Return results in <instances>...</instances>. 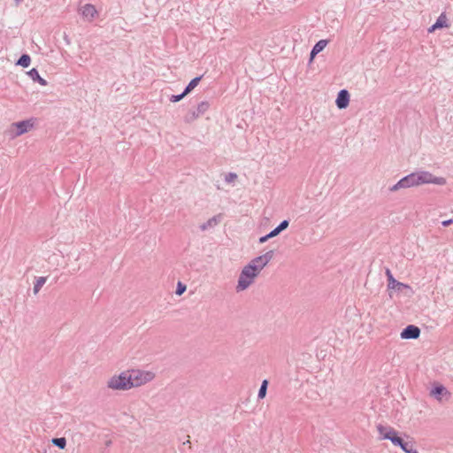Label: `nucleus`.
<instances>
[{"instance_id": "4468645a", "label": "nucleus", "mask_w": 453, "mask_h": 453, "mask_svg": "<svg viewBox=\"0 0 453 453\" xmlns=\"http://www.w3.org/2000/svg\"><path fill=\"white\" fill-rule=\"evenodd\" d=\"M349 94L346 89H342L336 98V105L339 109H345L349 105Z\"/></svg>"}, {"instance_id": "c85d7f7f", "label": "nucleus", "mask_w": 453, "mask_h": 453, "mask_svg": "<svg viewBox=\"0 0 453 453\" xmlns=\"http://www.w3.org/2000/svg\"><path fill=\"white\" fill-rule=\"evenodd\" d=\"M280 234V232L278 231V229L275 227L273 230H272L269 234H268V237L269 239L273 238V237H275L276 235H278Z\"/></svg>"}, {"instance_id": "f257e3e1", "label": "nucleus", "mask_w": 453, "mask_h": 453, "mask_svg": "<svg viewBox=\"0 0 453 453\" xmlns=\"http://www.w3.org/2000/svg\"><path fill=\"white\" fill-rule=\"evenodd\" d=\"M127 372L131 388L144 385L151 381L155 377V374L149 371L132 370Z\"/></svg>"}, {"instance_id": "c756f323", "label": "nucleus", "mask_w": 453, "mask_h": 453, "mask_svg": "<svg viewBox=\"0 0 453 453\" xmlns=\"http://www.w3.org/2000/svg\"><path fill=\"white\" fill-rule=\"evenodd\" d=\"M452 223H453V219H448V220H444V221L441 222L443 226H449Z\"/></svg>"}, {"instance_id": "2eb2a0df", "label": "nucleus", "mask_w": 453, "mask_h": 453, "mask_svg": "<svg viewBox=\"0 0 453 453\" xmlns=\"http://www.w3.org/2000/svg\"><path fill=\"white\" fill-rule=\"evenodd\" d=\"M221 219H222V214L215 215L212 218L209 219L206 222L202 224L200 226V229L202 231H206L210 228H212V227L218 226L221 222Z\"/></svg>"}, {"instance_id": "2f4dec72", "label": "nucleus", "mask_w": 453, "mask_h": 453, "mask_svg": "<svg viewBox=\"0 0 453 453\" xmlns=\"http://www.w3.org/2000/svg\"><path fill=\"white\" fill-rule=\"evenodd\" d=\"M23 0H15L16 4H19Z\"/></svg>"}, {"instance_id": "a878e982", "label": "nucleus", "mask_w": 453, "mask_h": 453, "mask_svg": "<svg viewBox=\"0 0 453 453\" xmlns=\"http://www.w3.org/2000/svg\"><path fill=\"white\" fill-rule=\"evenodd\" d=\"M289 225L288 220H283L280 223V225L276 227L278 231L280 233L285 230Z\"/></svg>"}, {"instance_id": "412c9836", "label": "nucleus", "mask_w": 453, "mask_h": 453, "mask_svg": "<svg viewBox=\"0 0 453 453\" xmlns=\"http://www.w3.org/2000/svg\"><path fill=\"white\" fill-rule=\"evenodd\" d=\"M202 76L196 77L193 80L190 81V82L188 84V86L184 89V95H188L190 93L199 83L201 81Z\"/></svg>"}, {"instance_id": "5701e85b", "label": "nucleus", "mask_w": 453, "mask_h": 453, "mask_svg": "<svg viewBox=\"0 0 453 453\" xmlns=\"http://www.w3.org/2000/svg\"><path fill=\"white\" fill-rule=\"evenodd\" d=\"M267 386H268V381L266 380H263L262 384L260 386L259 391H258V395H257V397L259 399H263L265 397L266 391H267Z\"/></svg>"}, {"instance_id": "f3484780", "label": "nucleus", "mask_w": 453, "mask_h": 453, "mask_svg": "<svg viewBox=\"0 0 453 453\" xmlns=\"http://www.w3.org/2000/svg\"><path fill=\"white\" fill-rule=\"evenodd\" d=\"M448 27L447 17L444 13H441L438 17L436 22L431 27L428 28V32L432 33L438 28H442V27Z\"/></svg>"}, {"instance_id": "20e7f679", "label": "nucleus", "mask_w": 453, "mask_h": 453, "mask_svg": "<svg viewBox=\"0 0 453 453\" xmlns=\"http://www.w3.org/2000/svg\"><path fill=\"white\" fill-rule=\"evenodd\" d=\"M414 174L417 186L423 184H435L442 186L446 184L445 178L434 176L430 172L427 171L415 172Z\"/></svg>"}, {"instance_id": "ddd939ff", "label": "nucleus", "mask_w": 453, "mask_h": 453, "mask_svg": "<svg viewBox=\"0 0 453 453\" xmlns=\"http://www.w3.org/2000/svg\"><path fill=\"white\" fill-rule=\"evenodd\" d=\"M81 13L83 18L91 21L97 15V11L93 4H87L84 6H82V8L81 9Z\"/></svg>"}, {"instance_id": "39448f33", "label": "nucleus", "mask_w": 453, "mask_h": 453, "mask_svg": "<svg viewBox=\"0 0 453 453\" xmlns=\"http://www.w3.org/2000/svg\"><path fill=\"white\" fill-rule=\"evenodd\" d=\"M273 251L269 250L264 255L253 258L247 265L253 268L258 274L262 269L273 259Z\"/></svg>"}, {"instance_id": "9b49d317", "label": "nucleus", "mask_w": 453, "mask_h": 453, "mask_svg": "<svg viewBox=\"0 0 453 453\" xmlns=\"http://www.w3.org/2000/svg\"><path fill=\"white\" fill-rule=\"evenodd\" d=\"M420 334V329L414 326H407L401 333V338L403 339H417Z\"/></svg>"}, {"instance_id": "6e6552de", "label": "nucleus", "mask_w": 453, "mask_h": 453, "mask_svg": "<svg viewBox=\"0 0 453 453\" xmlns=\"http://www.w3.org/2000/svg\"><path fill=\"white\" fill-rule=\"evenodd\" d=\"M411 187H417L416 178L414 173L408 174L407 176L402 178L398 180L395 185H393L389 189L392 192H395L402 188H408Z\"/></svg>"}, {"instance_id": "6ab92c4d", "label": "nucleus", "mask_w": 453, "mask_h": 453, "mask_svg": "<svg viewBox=\"0 0 453 453\" xmlns=\"http://www.w3.org/2000/svg\"><path fill=\"white\" fill-rule=\"evenodd\" d=\"M27 73L31 78L32 81H37L42 86H46L47 85L46 80H44L43 78H42L40 76L38 71L35 68L31 69Z\"/></svg>"}, {"instance_id": "bb28decb", "label": "nucleus", "mask_w": 453, "mask_h": 453, "mask_svg": "<svg viewBox=\"0 0 453 453\" xmlns=\"http://www.w3.org/2000/svg\"><path fill=\"white\" fill-rule=\"evenodd\" d=\"M236 178H237V175H236L235 173H229L228 174H226V177H225V180H226V182H227V183H231V182H233Z\"/></svg>"}, {"instance_id": "4be33fe9", "label": "nucleus", "mask_w": 453, "mask_h": 453, "mask_svg": "<svg viewBox=\"0 0 453 453\" xmlns=\"http://www.w3.org/2000/svg\"><path fill=\"white\" fill-rule=\"evenodd\" d=\"M30 63H31V58H30L29 55L23 54L19 58V60L17 61L16 65L23 66V67H27L30 65Z\"/></svg>"}, {"instance_id": "7ed1b4c3", "label": "nucleus", "mask_w": 453, "mask_h": 453, "mask_svg": "<svg viewBox=\"0 0 453 453\" xmlns=\"http://www.w3.org/2000/svg\"><path fill=\"white\" fill-rule=\"evenodd\" d=\"M107 387L113 390H128L131 388L128 372L114 375L107 381Z\"/></svg>"}, {"instance_id": "0eeeda50", "label": "nucleus", "mask_w": 453, "mask_h": 453, "mask_svg": "<svg viewBox=\"0 0 453 453\" xmlns=\"http://www.w3.org/2000/svg\"><path fill=\"white\" fill-rule=\"evenodd\" d=\"M34 127V120L33 119H26L19 122H15L12 124V131L13 132V136H19L26 133H27L29 130H31Z\"/></svg>"}, {"instance_id": "7c9ffc66", "label": "nucleus", "mask_w": 453, "mask_h": 453, "mask_svg": "<svg viewBox=\"0 0 453 453\" xmlns=\"http://www.w3.org/2000/svg\"><path fill=\"white\" fill-rule=\"evenodd\" d=\"M269 240V237H268V234L266 235H264L262 237L259 238V243H265V242H267Z\"/></svg>"}, {"instance_id": "b1692460", "label": "nucleus", "mask_w": 453, "mask_h": 453, "mask_svg": "<svg viewBox=\"0 0 453 453\" xmlns=\"http://www.w3.org/2000/svg\"><path fill=\"white\" fill-rule=\"evenodd\" d=\"M51 442L53 445L58 447L59 449H65L66 446V440L65 437L53 438Z\"/></svg>"}, {"instance_id": "393cba45", "label": "nucleus", "mask_w": 453, "mask_h": 453, "mask_svg": "<svg viewBox=\"0 0 453 453\" xmlns=\"http://www.w3.org/2000/svg\"><path fill=\"white\" fill-rule=\"evenodd\" d=\"M186 95H184V91L180 94V95H173L171 97H170V101L173 102V103H176V102H179L180 101L181 99L184 98Z\"/></svg>"}, {"instance_id": "cd10ccee", "label": "nucleus", "mask_w": 453, "mask_h": 453, "mask_svg": "<svg viewBox=\"0 0 453 453\" xmlns=\"http://www.w3.org/2000/svg\"><path fill=\"white\" fill-rule=\"evenodd\" d=\"M185 290H186V286L183 285L182 283L179 282L178 286H177V289H176V294L180 296L184 293Z\"/></svg>"}, {"instance_id": "dca6fc26", "label": "nucleus", "mask_w": 453, "mask_h": 453, "mask_svg": "<svg viewBox=\"0 0 453 453\" xmlns=\"http://www.w3.org/2000/svg\"><path fill=\"white\" fill-rule=\"evenodd\" d=\"M386 275L388 277V287L389 289H395L398 288L401 289L402 288H406L407 286L402 282L397 281L392 275L391 271L387 268L386 269Z\"/></svg>"}, {"instance_id": "aec40b11", "label": "nucleus", "mask_w": 453, "mask_h": 453, "mask_svg": "<svg viewBox=\"0 0 453 453\" xmlns=\"http://www.w3.org/2000/svg\"><path fill=\"white\" fill-rule=\"evenodd\" d=\"M47 280V277H38L35 279V282L34 284L33 292L35 295H37L42 286L45 284Z\"/></svg>"}, {"instance_id": "423d86ee", "label": "nucleus", "mask_w": 453, "mask_h": 453, "mask_svg": "<svg viewBox=\"0 0 453 453\" xmlns=\"http://www.w3.org/2000/svg\"><path fill=\"white\" fill-rule=\"evenodd\" d=\"M210 108V104L207 101L201 102L196 110H191L185 116L184 120L187 123H191L200 116L203 115Z\"/></svg>"}, {"instance_id": "9d476101", "label": "nucleus", "mask_w": 453, "mask_h": 453, "mask_svg": "<svg viewBox=\"0 0 453 453\" xmlns=\"http://www.w3.org/2000/svg\"><path fill=\"white\" fill-rule=\"evenodd\" d=\"M377 430L381 439L389 440L391 442H393V440L395 439L397 436V432L390 426L378 425Z\"/></svg>"}, {"instance_id": "1a4fd4ad", "label": "nucleus", "mask_w": 453, "mask_h": 453, "mask_svg": "<svg viewBox=\"0 0 453 453\" xmlns=\"http://www.w3.org/2000/svg\"><path fill=\"white\" fill-rule=\"evenodd\" d=\"M430 395L439 402L447 401L450 395L448 389L442 385H436L431 391Z\"/></svg>"}, {"instance_id": "f03ea898", "label": "nucleus", "mask_w": 453, "mask_h": 453, "mask_svg": "<svg viewBox=\"0 0 453 453\" xmlns=\"http://www.w3.org/2000/svg\"><path fill=\"white\" fill-rule=\"evenodd\" d=\"M257 275L258 273L253 268L245 265L239 275L236 291L240 292L247 289L254 282Z\"/></svg>"}, {"instance_id": "f8f14e48", "label": "nucleus", "mask_w": 453, "mask_h": 453, "mask_svg": "<svg viewBox=\"0 0 453 453\" xmlns=\"http://www.w3.org/2000/svg\"><path fill=\"white\" fill-rule=\"evenodd\" d=\"M394 445L401 447L405 453H418L411 441H404L399 436H396L392 442Z\"/></svg>"}, {"instance_id": "a211bd4d", "label": "nucleus", "mask_w": 453, "mask_h": 453, "mask_svg": "<svg viewBox=\"0 0 453 453\" xmlns=\"http://www.w3.org/2000/svg\"><path fill=\"white\" fill-rule=\"evenodd\" d=\"M327 40H320L319 41L311 51V59H312L317 54L321 52L326 46L327 45Z\"/></svg>"}]
</instances>
